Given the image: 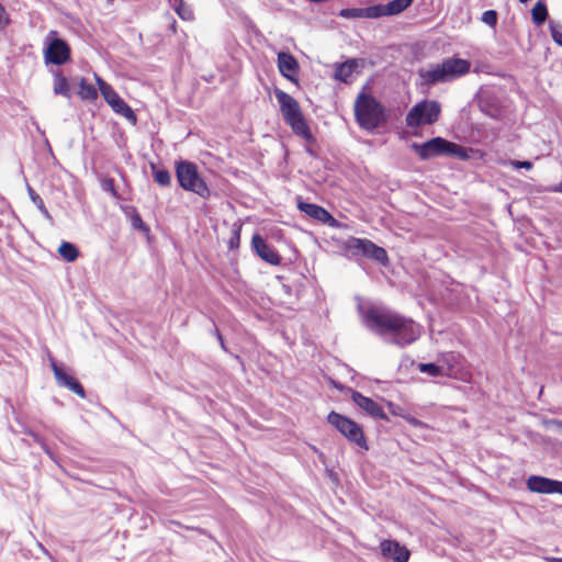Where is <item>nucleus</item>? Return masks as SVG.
Segmentation results:
<instances>
[{"label":"nucleus","mask_w":562,"mask_h":562,"mask_svg":"<svg viewBox=\"0 0 562 562\" xmlns=\"http://www.w3.org/2000/svg\"><path fill=\"white\" fill-rule=\"evenodd\" d=\"M359 312L366 327L387 342L404 347L422 336L419 324L391 310L376 306L363 310L359 306Z\"/></svg>","instance_id":"1"},{"label":"nucleus","mask_w":562,"mask_h":562,"mask_svg":"<svg viewBox=\"0 0 562 562\" xmlns=\"http://www.w3.org/2000/svg\"><path fill=\"white\" fill-rule=\"evenodd\" d=\"M471 64L462 58H447L440 64L430 65L420 69L418 75L425 85L451 81L470 71Z\"/></svg>","instance_id":"2"},{"label":"nucleus","mask_w":562,"mask_h":562,"mask_svg":"<svg viewBox=\"0 0 562 562\" xmlns=\"http://www.w3.org/2000/svg\"><path fill=\"white\" fill-rule=\"evenodd\" d=\"M274 94L285 123L290 125L295 135L312 143L314 138L303 116L299 102L292 95L280 89H276Z\"/></svg>","instance_id":"3"},{"label":"nucleus","mask_w":562,"mask_h":562,"mask_svg":"<svg viewBox=\"0 0 562 562\" xmlns=\"http://www.w3.org/2000/svg\"><path fill=\"white\" fill-rule=\"evenodd\" d=\"M414 0H392L386 4H375L368 8H346L339 11L344 19H378L396 15L405 11Z\"/></svg>","instance_id":"4"},{"label":"nucleus","mask_w":562,"mask_h":562,"mask_svg":"<svg viewBox=\"0 0 562 562\" xmlns=\"http://www.w3.org/2000/svg\"><path fill=\"white\" fill-rule=\"evenodd\" d=\"M355 113L361 127L372 131L383 121V108L372 97L359 94L355 103Z\"/></svg>","instance_id":"5"},{"label":"nucleus","mask_w":562,"mask_h":562,"mask_svg":"<svg viewBox=\"0 0 562 562\" xmlns=\"http://www.w3.org/2000/svg\"><path fill=\"white\" fill-rule=\"evenodd\" d=\"M327 422L351 443H355L363 450L369 449L363 429L355 420L339 413L330 412L327 416Z\"/></svg>","instance_id":"6"},{"label":"nucleus","mask_w":562,"mask_h":562,"mask_svg":"<svg viewBox=\"0 0 562 562\" xmlns=\"http://www.w3.org/2000/svg\"><path fill=\"white\" fill-rule=\"evenodd\" d=\"M441 105L435 100H423L416 103L406 114L405 122L409 127L430 125L438 121Z\"/></svg>","instance_id":"7"},{"label":"nucleus","mask_w":562,"mask_h":562,"mask_svg":"<svg viewBox=\"0 0 562 562\" xmlns=\"http://www.w3.org/2000/svg\"><path fill=\"white\" fill-rule=\"evenodd\" d=\"M176 173L181 188L187 191L194 192L202 198H206L209 195V188L200 177L194 164L189 161L179 162L176 168Z\"/></svg>","instance_id":"8"},{"label":"nucleus","mask_w":562,"mask_h":562,"mask_svg":"<svg viewBox=\"0 0 562 562\" xmlns=\"http://www.w3.org/2000/svg\"><path fill=\"white\" fill-rule=\"evenodd\" d=\"M412 148L424 160L432 158L435 156L451 154L458 156L463 155V148L454 143H450L441 137H435L422 145L413 144Z\"/></svg>","instance_id":"9"},{"label":"nucleus","mask_w":562,"mask_h":562,"mask_svg":"<svg viewBox=\"0 0 562 562\" xmlns=\"http://www.w3.org/2000/svg\"><path fill=\"white\" fill-rule=\"evenodd\" d=\"M56 35V31H50L45 38L44 60L46 64L60 66L70 59V47Z\"/></svg>","instance_id":"10"},{"label":"nucleus","mask_w":562,"mask_h":562,"mask_svg":"<svg viewBox=\"0 0 562 562\" xmlns=\"http://www.w3.org/2000/svg\"><path fill=\"white\" fill-rule=\"evenodd\" d=\"M95 81L98 83L99 90L106 101V103L112 108V110L127 119L128 121L135 123L136 115L131 106L114 91V89L102 80L99 76L95 75Z\"/></svg>","instance_id":"11"},{"label":"nucleus","mask_w":562,"mask_h":562,"mask_svg":"<svg viewBox=\"0 0 562 562\" xmlns=\"http://www.w3.org/2000/svg\"><path fill=\"white\" fill-rule=\"evenodd\" d=\"M346 248L353 256L362 255L381 263L387 262L385 249L376 246L369 239L351 237L347 240Z\"/></svg>","instance_id":"12"},{"label":"nucleus","mask_w":562,"mask_h":562,"mask_svg":"<svg viewBox=\"0 0 562 562\" xmlns=\"http://www.w3.org/2000/svg\"><path fill=\"white\" fill-rule=\"evenodd\" d=\"M527 488L538 494H561L562 481L552 480L540 475H530L526 481Z\"/></svg>","instance_id":"13"},{"label":"nucleus","mask_w":562,"mask_h":562,"mask_svg":"<svg viewBox=\"0 0 562 562\" xmlns=\"http://www.w3.org/2000/svg\"><path fill=\"white\" fill-rule=\"evenodd\" d=\"M380 550L384 558L392 559L394 562H408L411 558V551L396 540L381 541Z\"/></svg>","instance_id":"14"},{"label":"nucleus","mask_w":562,"mask_h":562,"mask_svg":"<svg viewBox=\"0 0 562 562\" xmlns=\"http://www.w3.org/2000/svg\"><path fill=\"white\" fill-rule=\"evenodd\" d=\"M278 69L280 74L290 80L291 82L297 83V74L300 71V65L297 60L289 53L281 52L278 54Z\"/></svg>","instance_id":"15"},{"label":"nucleus","mask_w":562,"mask_h":562,"mask_svg":"<svg viewBox=\"0 0 562 562\" xmlns=\"http://www.w3.org/2000/svg\"><path fill=\"white\" fill-rule=\"evenodd\" d=\"M50 366L59 385L67 387L80 397L86 396L82 385L72 375L68 374L63 368L57 366L54 360L50 361Z\"/></svg>","instance_id":"16"},{"label":"nucleus","mask_w":562,"mask_h":562,"mask_svg":"<svg viewBox=\"0 0 562 562\" xmlns=\"http://www.w3.org/2000/svg\"><path fill=\"white\" fill-rule=\"evenodd\" d=\"M364 66V59H349L336 66L335 79L342 82H350L352 75L359 72Z\"/></svg>","instance_id":"17"},{"label":"nucleus","mask_w":562,"mask_h":562,"mask_svg":"<svg viewBox=\"0 0 562 562\" xmlns=\"http://www.w3.org/2000/svg\"><path fill=\"white\" fill-rule=\"evenodd\" d=\"M352 400L361 409L367 412L369 415L376 418L386 419V415L383 408L372 398L367 397L359 392H353Z\"/></svg>","instance_id":"18"},{"label":"nucleus","mask_w":562,"mask_h":562,"mask_svg":"<svg viewBox=\"0 0 562 562\" xmlns=\"http://www.w3.org/2000/svg\"><path fill=\"white\" fill-rule=\"evenodd\" d=\"M299 209L310 217L317 220L322 223L335 225L336 220L324 207L306 202H300Z\"/></svg>","instance_id":"19"},{"label":"nucleus","mask_w":562,"mask_h":562,"mask_svg":"<svg viewBox=\"0 0 562 562\" xmlns=\"http://www.w3.org/2000/svg\"><path fill=\"white\" fill-rule=\"evenodd\" d=\"M252 246L262 260L271 265L280 263V256L278 252L272 247H270L259 235H255L252 237Z\"/></svg>","instance_id":"20"},{"label":"nucleus","mask_w":562,"mask_h":562,"mask_svg":"<svg viewBox=\"0 0 562 562\" xmlns=\"http://www.w3.org/2000/svg\"><path fill=\"white\" fill-rule=\"evenodd\" d=\"M53 90L57 95L70 98V85L60 70L54 72Z\"/></svg>","instance_id":"21"},{"label":"nucleus","mask_w":562,"mask_h":562,"mask_svg":"<svg viewBox=\"0 0 562 562\" xmlns=\"http://www.w3.org/2000/svg\"><path fill=\"white\" fill-rule=\"evenodd\" d=\"M169 2L180 19L184 21L193 20L194 15L191 7L186 4L183 0H169Z\"/></svg>","instance_id":"22"},{"label":"nucleus","mask_w":562,"mask_h":562,"mask_svg":"<svg viewBox=\"0 0 562 562\" xmlns=\"http://www.w3.org/2000/svg\"><path fill=\"white\" fill-rule=\"evenodd\" d=\"M58 254L65 259L67 262H74L78 256L79 251L77 247L68 241H63L58 247Z\"/></svg>","instance_id":"23"},{"label":"nucleus","mask_w":562,"mask_h":562,"mask_svg":"<svg viewBox=\"0 0 562 562\" xmlns=\"http://www.w3.org/2000/svg\"><path fill=\"white\" fill-rule=\"evenodd\" d=\"M439 364H443L446 372H443L445 376H452L456 373V366L458 363V356L454 353H446L442 355L438 360Z\"/></svg>","instance_id":"24"},{"label":"nucleus","mask_w":562,"mask_h":562,"mask_svg":"<svg viewBox=\"0 0 562 562\" xmlns=\"http://www.w3.org/2000/svg\"><path fill=\"white\" fill-rule=\"evenodd\" d=\"M78 94L83 100H95L98 98L97 89L85 79H81L79 82Z\"/></svg>","instance_id":"25"},{"label":"nucleus","mask_w":562,"mask_h":562,"mask_svg":"<svg viewBox=\"0 0 562 562\" xmlns=\"http://www.w3.org/2000/svg\"><path fill=\"white\" fill-rule=\"evenodd\" d=\"M418 370L423 373H426L431 376L445 375L446 372L445 366L438 363H419Z\"/></svg>","instance_id":"26"},{"label":"nucleus","mask_w":562,"mask_h":562,"mask_svg":"<svg viewBox=\"0 0 562 562\" xmlns=\"http://www.w3.org/2000/svg\"><path fill=\"white\" fill-rule=\"evenodd\" d=\"M532 20L536 24H542L548 16V10L543 2L539 1L531 10Z\"/></svg>","instance_id":"27"},{"label":"nucleus","mask_w":562,"mask_h":562,"mask_svg":"<svg viewBox=\"0 0 562 562\" xmlns=\"http://www.w3.org/2000/svg\"><path fill=\"white\" fill-rule=\"evenodd\" d=\"M151 169H153L154 179L158 184H160L162 187H168L170 184L171 176L168 170L157 169L154 165H151Z\"/></svg>","instance_id":"28"},{"label":"nucleus","mask_w":562,"mask_h":562,"mask_svg":"<svg viewBox=\"0 0 562 562\" xmlns=\"http://www.w3.org/2000/svg\"><path fill=\"white\" fill-rule=\"evenodd\" d=\"M27 192H29V195H30L32 202L37 206V209L41 211V213L43 215H45L46 217H49V213H48L42 198L30 186L27 187Z\"/></svg>","instance_id":"29"},{"label":"nucleus","mask_w":562,"mask_h":562,"mask_svg":"<svg viewBox=\"0 0 562 562\" xmlns=\"http://www.w3.org/2000/svg\"><path fill=\"white\" fill-rule=\"evenodd\" d=\"M550 33L552 40L560 46H562V26L558 23L550 22Z\"/></svg>","instance_id":"30"},{"label":"nucleus","mask_w":562,"mask_h":562,"mask_svg":"<svg viewBox=\"0 0 562 562\" xmlns=\"http://www.w3.org/2000/svg\"><path fill=\"white\" fill-rule=\"evenodd\" d=\"M239 240H240V226L235 224L232 228V236L228 240V247L231 249L238 248Z\"/></svg>","instance_id":"31"},{"label":"nucleus","mask_w":562,"mask_h":562,"mask_svg":"<svg viewBox=\"0 0 562 562\" xmlns=\"http://www.w3.org/2000/svg\"><path fill=\"white\" fill-rule=\"evenodd\" d=\"M481 20L486 25L495 27L497 23V12L495 10H487L482 14Z\"/></svg>","instance_id":"32"},{"label":"nucleus","mask_w":562,"mask_h":562,"mask_svg":"<svg viewBox=\"0 0 562 562\" xmlns=\"http://www.w3.org/2000/svg\"><path fill=\"white\" fill-rule=\"evenodd\" d=\"M509 165L512 167H514L515 169H520V168H525V169H531L532 168V162L531 161H519V160H510L509 161Z\"/></svg>","instance_id":"33"},{"label":"nucleus","mask_w":562,"mask_h":562,"mask_svg":"<svg viewBox=\"0 0 562 562\" xmlns=\"http://www.w3.org/2000/svg\"><path fill=\"white\" fill-rule=\"evenodd\" d=\"M132 224L135 228L147 231V227L138 214L132 217Z\"/></svg>","instance_id":"34"},{"label":"nucleus","mask_w":562,"mask_h":562,"mask_svg":"<svg viewBox=\"0 0 562 562\" xmlns=\"http://www.w3.org/2000/svg\"><path fill=\"white\" fill-rule=\"evenodd\" d=\"M8 23V16L4 8L0 4V27H3Z\"/></svg>","instance_id":"35"},{"label":"nucleus","mask_w":562,"mask_h":562,"mask_svg":"<svg viewBox=\"0 0 562 562\" xmlns=\"http://www.w3.org/2000/svg\"><path fill=\"white\" fill-rule=\"evenodd\" d=\"M407 422H408L411 425L415 426V427H426V425H425L423 422H420V420H418V419H416V418H414V417H409V418H407Z\"/></svg>","instance_id":"36"},{"label":"nucleus","mask_w":562,"mask_h":562,"mask_svg":"<svg viewBox=\"0 0 562 562\" xmlns=\"http://www.w3.org/2000/svg\"><path fill=\"white\" fill-rule=\"evenodd\" d=\"M549 192L562 193V181L553 187L547 189Z\"/></svg>","instance_id":"37"},{"label":"nucleus","mask_w":562,"mask_h":562,"mask_svg":"<svg viewBox=\"0 0 562 562\" xmlns=\"http://www.w3.org/2000/svg\"><path fill=\"white\" fill-rule=\"evenodd\" d=\"M549 562H562V558H549Z\"/></svg>","instance_id":"38"},{"label":"nucleus","mask_w":562,"mask_h":562,"mask_svg":"<svg viewBox=\"0 0 562 562\" xmlns=\"http://www.w3.org/2000/svg\"><path fill=\"white\" fill-rule=\"evenodd\" d=\"M217 337H218V340L221 342V346L224 348V341H223V338H222L221 334L217 333Z\"/></svg>","instance_id":"39"},{"label":"nucleus","mask_w":562,"mask_h":562,"mask_svg":"<svg viewBox=\"0 0 562 562\" xmlns=\"http://www.w3.org/2000/svg\"><path fill=\"white\" fill-rule=\"evenodd\" d=\"M521 3H526L528 2L529 0H519Z\"/></svg>","instance_id":"40"}]
</instances>
